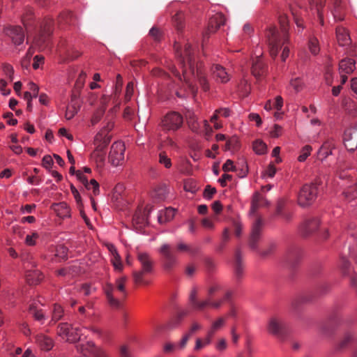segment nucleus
I'll list each match as a JSON object with an SVG mask.
<instances>
[{"label": "nucleus", "instance_id": "1", "mask_svg": "<svg viewBox=\"0 0 357 357\" xmlns=\"http://www.w3.org/2000/svg\"><path fill=\"white\" fill-rule=\"evenodd\" d=\"M176 55L179 57L182 68V75L175 67H172V73L180 81L183 80L190 91L195 98L197 93V87L195 81L197 80L204 91L209 90V84L202 69V63L195 62L192 47L186 44L183 50L176 49Z\"/></svg>", "mask_w": 357, "mask_h": 357}, {"label": "nucleus", "instance_id": "2", "mask_svg": "<svg viewBox=\"0 0 357 357\" xmlns=\"http://www.w3.org/2000/svg\"><path fill=\"white\" fill-rule=\"evenodd\" d=\"M280 31H278L275 26H270L266 32L269 52L273 58H275L278 51L289 40L288 37V21L286 16L280 17Z\"/></svg>", "mask_w": 357, "mask_h": 357}, {"label": "nucleus", "instance_id": "3", "mask_svg": "<svg viewBox=\"0 0 357 357\" xmlns=\"http://www.w3.org/2000/svg\"><path fill=\"white\" fill-rule=\"evenodd\" d=\"M337 175L342 181L343 194L348 200L357 197V176L355 171L348 164L339 162L337 167Z\"/></svg>", "mask_w": 357, "mask_h": 357}, {"label": "nucleus", "instance_id": "4", "mask_svg": "<svg viewBox=\"0 0 357 357\" xmlns=\"http://www.w3.org/2000/svg\"><path fill=\"white\" fill-rule=\"evenodd\" d=\"M233 291L231 289H227L224 291L222 298H219L217 301H211L208 299H204L199 301L197 299V291L196 289H193L191 290L189 296V303L191 305L192 307L198 311H203L206 307H211L214 310L220 309L225 301L229 302L232 298Z\"/></svg>", "mask_w": 357, "mask_h": 357}, {"label": "nucleus", "instance_id": "5", "mask_svg": "<svg viewBox=\"0 0 357 357\" xmlns=\"http://www.w3.org/2000/svg\"><path fill=\"white\" fill-rule=\"evenodd\" d=\"M137 259L141 264V270L133 272L134 282L137 284H148L149 282L144 279V276L153 272L154 260L146 252H139Z\"/></svg>", "mask_w": 357, "mask_h": 357}, {"label": "nucleus", "instance_id": "6", "mask_svg": "<svg viewBox=\"0 0 357 357\" xmlns=\"http://www.w3.org/2000/svg\"><path fill=\"white\" fill-rule=\"evenodd\" d=\"M321 184V181L319 178L315 179L310 183L305 184L298 195V204L302 207L311 205L317 197Z\"/></svg>", "mask_w": 357, "mask_h": 357}, {"label": "nucleus", "instance_id": "7", "mask_svg": "<svg viewBox=\"0 0 357 357\" xmlns=\"http://www.w3.org/2000/svg\"><path fill=\"white\" fill-rule=\"evenodd\" d=\"M160 255L161 266L168 273L172 272L178 264V259L175 250L169 243H162L158 249Z\"/></svg>", "mask_w": 357, "mask_h": 357}, {"label": "nucleus", "instance_id": "8", "mask_svg": "<svg viewBox=\"0 0 357 357\" xmlns=\"http://www.w3.org/2000/svg\"><path fill=\"white\" fill-rule=\"evenodd\" d=\"M127 280L126 277H121L116 280V287L112 284H107L105 287V293L110 307L117 309L120 307V297L116 298L114 296V291L116 289L121 294L123 298L126 297V292L125 289V283Z\"/></svg>", "mask_w": 357, "mask_h": 357}, {"label": "nucleus", "instance_id": "9", "mask_svg": "<svg viewBox=\"0 0 357 357\" xmlns=\"http://www.w3.org/2000/svg\"><path fill=\"white\" fill-rule=\"evenodd\" d=\"M183 116L178 112H172L167 113L162 120L161 126L166 132H175L183 125Z\"/></svg>", "mask_w": 357, "mask_h": 357}, {"label": "nucleus", "instance_id": "10", "mask_svg": "<svg viewBox=\"0 0 357 357\" xmlns=\"http://www.w3.org/2000/svg\"><path fill=\"white\" fill-rule=\"evenodd\" d=\"M267 331L269 333L279 337H284L287 331L286 322L280 317H272L268 321Z\"/></svg>", "mask_w": 357, "mask_h": 357}, {"label": "nucleus", "instance_id": "11", "mask_svg": "<svg viewBox=\"0 0 357 357\" xmlns=\"http://www.w3.org/2000/svg\"><path fill=\"white\" fill-rule=\"evenodd\" d=\"M125 145L121 142L113 143L109 153V160L114 166L122 165L124 160Z\"/></svg>", "mask_w": 357, "mask_h": 357}, {"label": "nucleus", "instance_id": "12", "mask_svg": "<svg viewBox=\"0 0 357 357\" xmlns=\"http://www.w3.org/2000/svg\"><path fill=\"white\" fill-rule=\"evenodd\" d=\"M263 225V220L260 217H257L255 222L252 223L249 239V246L252 250H256L257 248V244L261 235Z\"/></svg>", "mask_w": 357, "mask_h": 357}, {"label": "nucleus", "instance_id": "13", "mask_svg": "<svg viewBox=\"0 0 357 357\" xmlns=\"http://www.w3.org/2000/svg\"><path fill=\"white\" fill-rule=\"evenodd\" d=\"M57 333L60 336H66L69 341H76L82 335L79 328L70 326L67 323L59 325Z\"/></svg>", "mask_w": 357, "mask_h": 357}, {"label": "nucleus", "instance_id": "14", "mask_svg": "<svg viewBox=\"0 0 357 357\" xmlns=\"http://www.w3.org/2000/svg\"><path fill=\"white\" fill-rule=\"evenodd\" d=\"M52 22H47L35 38V43L40 49H43L47 46L49 38L52 33Z\"/></svg>", "mask_w": 357, "mask_h": 357}, {"label": "nucleus", "instance_id": "15", "mask_svg": "<svg viewBox=\"0 0 357 357\" xmlns=\"http://www.w3.org/2000/svg\"><path fill=\"white\" fill-rule=\"evenodd\" d=\"M5 31L15 45H20L24 42V33L20 26H10Z\"/></svg>", "mask_w": 357, "mask_h": 357}, {"label": "nucleus", "instance_id": "16", "mask_svg": "<svg viewBox=\"0 0 357 357\" xmlns=\"http://www.w3.org/2000/svg\"><path fill=\"white\" fill-rule=\"evenodd\" d=\"M344 143L349 151H354L357 148V128H349L344 131Z\"/></svg>", "mask_w": 357, "mask_h": 357}, {"label": "nucleus", "instance_id": "17", "mask_svg": "<svg viewBox=\"0 0 357 357\" xmlns=\"http://www.w3.org/2000/svg\"><path fill=\"white\" fill-rule=\"evenodd\" d=\"M348 234L354 241L352 245H349V255L355 260L357 264V225L354 222L349 225L347 228Z\"/></svg>", "mask_w": 357, "mask_h": 357}, {"label": "nucleus", "instance_id": "18", "mask_svg": "<svg viewBox=\"0 0 357 357\" xmlns=\"http://www.w3.org/2000/svg\"><path fill=\"white\" fill-rule=\"evenodd\" d=\"M211 70L213 78L218 82L226 83L230 79L226 69L220 65H213Z\"/></svg>", "mask_w": 357, "mask_h": 357}, {"label": "nucleus", "instance_id": "19", "mask_svg": "<svg viewBox=\"0 0 357 357\" xmlns=\"http://www.w3.org/2000/svg\"><path fill=\"white\" fill-rule=\"evenodd\" d=\"M302 257V250L300 247L294 245L290 247L286 254V260L291 266L297 264Z\"/></svg>", "mask_w": 357, "mask_h": 357}, {"label": "nucleus", "instance_id": "20", "mask_svg": "<svg viewBox=\"0 0 357 357\" xmlns=\"http://www.w3.org/2000/svg\"><path fill=\"white\" fill-rule=\"evenodd\" d=\"M319 225V220L317 218H307L302 225V233L303 236H308L314 232Z\"/></svg>", "mask_w": 357, "mask_h": 357}, {"label": "nucleus", "instance_id": "21", "mask_svg": "<svg viewBox=\"0 0 357 357\" xmlns=\"http://www.w3.org/2000/svg\"><path fill=\"white\" fill-rule=\"evenodd\" d=\"M225 22V17L221 13H215L210 17L208 30V33H213L221 26L224 25Z\"/></svg>", "mask_w": 357, "mask_h": 357}, {"label": "nucleus", "instance_id": "22", "mask_svg": "<svg viewBox=\"0 0 357 357\" xmlns=\"http://www.w3.org/2000/svg\"><path fill=\"white\" fill-rule=\"evenodd\" d=\"M77 177L78 180L88 189L93 190L94 195L99 194V184L95 179H91L90 182L88 181L87 178L79 170L77 172Z\"/></svg>", "mask_w": 357, "mask_h": 357}, {"label": "nucleus", "instance_id": "23", "mask_svg": "<svg viewBox=\"0 0 357 357\" xmlns=\"http://www.w3.org/2000/svg\"><path fill=\"white\" fill-rule=\"evenodd\" d=\"M111 136L107 133H105L104 130H100L95 137V143L98 149V151H104L109 144Z\"/></svg>", "mask_w": 357, "mask_h": 357}, {"label": "nucleus", "instance_id": "24", "mask_svg": "<svg viewBox=\"0 0 357 357\" xmlns=\"http://www.w3.org/2000/svg\"><path fill=\"white\" fill-rule=\"evenodd\" d=\"M80 104L75 95L72 96L70 104L66 107L65 116L68 120L74 117L79 109Z\"/></svg>", "mask_w": 357, "mask_h": 357}, {"label": "nucleus", "instance_id": "25", "mask_svg": "<svg viewBox=\"0 0 357 357\" xmlns=\"http://www.w3.org/2000/svg\"><path fill=\"white\" fill-rule=\"evenodd\" d=\"M336 38L340 46H346L351 43V38L348 31L343 26L336 28Z\"/></svg>", "mask_w": 357, "mask_h": 357}, {"label": "nucleus", "instance_id": "26", "mask_svg": "<svg viewBox=\"0 0 357 357\" xmlns=\"http://www.w3.org/2000/svg\"><path fill=\"white\" fill-rule=\"evenodd\" d=\"M35 339L36 342L43 350L50 351L54 346L53 340L43 334L36 335Z\"/></svg>", "mask_w": 357, "mask_h": 357}, {"label": "nucleus", "instance_id": "27", "mask_svg": "<svg viewBox=\"0 0 357 357\" xmlns=\"http://www.w3.org/2000/svg\"><path fill=\"white\" fill-rule=\"evenodd\" d=\"M97 347L91 342L77 345V351L86 357H92Z\"/></svg>", "mask_w": 357, "mask_h": 357}, {"label": "nucleus", "instance_id": "28", "mask_svg": "<svg viewBox=\"0 0 357 357\" xmlns=\"http://www.w3.org/2000/svg\"><path fill=\"white\" fill-rule=\"evenodd\" d=\"M266 71V65L263 63L259 56H257L252 66V73L256 77H260L264 75Z\"/></svg>", "mask_w": 357, "mask_h": 357}, {"label": "nucleus", "instance_id": "29", "mask_svg": "<svg viewBox=\"0 0 357 357\" xmlns=\"http://www.w3.org/2000/svg\"><path fill=\"white\" fill-rule=\"evenodd\" d=\"M355 68L354 60L352 59H344L340 62L339 73L340 74H350L354 70Z\"/></svg>", "mask_w": 357, "mask_h": 357}, {"label": "nucleus", "instance_id": "30", "mask_svg": "<svg viewBox=\"0 0 357 357\" xmlns=\"http://www.w3.org/2000/svg\"><path fill=\"white\" fill-rule=\"evenodd\" d=\"M52 208L60 218H64L70 215V208L65 202L53 204Z\"/></svg>", "mask_w": 357, "mask_h": 357}, {"label": "nucleus", "instance_id": "31", "mask_svg": "<svg viewBox=\"0 0 357 357\" xmlns=\"http://www.w3.org/2000/svg\"><path fill=\"white\" fill-rule=\"evenodd\" d=\"M43 278V274L38 270L29 271L26 275V281L31 285L37 284Z\"/></svg>", "mask_w": 357, "mask_h": 357}, {"label": "nucleus", "instance_id": "32", "mask_svg": "<svg viewBox=\"0 0 357 357\" xmlns=\"http://www.w3.org/2000/svg\"><path fill=\"white\" fill-rule=\"evenodd\" d=\"M29 313L38 321H43L45 319V315L42 310L38 307L36 302H33L29 305Z\"/></svg>", "mask_w": 357, "mask_h": 357}, {"label": "nucleus", "instance_id": "33", "mask_svg": "<svg viewBox=\"0 0 357 357\" xmlns=\"http://www.w3.org/2000/svg\"><path fill=\"white\" fill-rule=\"evenodd\" d=\"M132 222L137 227H142L148 224L147 215L145 212H136L133 215Z\"/></svg>", "mask_w": 357, "mask_h": 357}, {"label": "nucleus", "instance_id": "34", "mask_svg": "<svg viewBox=\"0 0 357 357\" xmlns=\"http://www.w3.org/2000/svg\"><path fill=\"white\" fill-rule=\"evenodd\" d=\"M234 273L237 279L242 278L243 273V266L241 263V253L239 250H236L235 254Z\"/></svg>", "mask_w": 357, "mask_h": 357}, {"label": "nucleus", "instance_id": "35", "mask_svg": "<svg viewBox=\"0 0 357 357\" xmlns=\"http://www.w3.org/2000/svg\"><path fill=\"white\" fill-rule=\"evenodd\" d=\"M353 337L354 336L351 333L347 332L337 344L336 349L337 350H343L346 349L352 342Z\"/></svg>", "mask_w": 357, "mask_h": 357}, {"label": "nucleus", "instance_id": "36", "mask_svg": "<svg viewBox=\"0 0 357 357\" xmlns=\"http://www.w3.org/2000/svg\"><path fill=\"white\" fill-rule=\"evenodd\" d=\"M114 109H112L109 111L107 115L105 117V125L101 129V130H104L105 133L109 134V132L112 130L114 126Z\"/></svg>", "mask_w": 357, "mask_h": 357}, {"label": "nucleus", "instance_id": "37", "mask_svg": "<svg viewBox=\"0 0 357 357\" xmlns=\"http://www.w3.org/2000/svg\"><path fill=\"white\" fill-rule=\"evenodd\" d=\"M175 215V211L174 209L172 208H167L165 209V211L162 213H161L158 217V222L160 223H165L166 222L170 221Z\"/></svg>", "mask_w": 357, "mask_h": 357}, {"label": "nucleus", "instance_id": "38", "mask_svg": "<svg viewBox=\"0 0 357 357\" xmlns=\"http://www.w3.org/2000/svg\"><path fill=\"white\" fill-rule=\"evenodd\" d=\"M332 13L336 20L342 21L344 20V14L342 12L340 0H333V9L332 10Z\"/></svg>", "mask_w": 357, "mask_h": 357}, {"label": "nucleus", "instance_id": "39", "mask_svg": "<svg viewBox=\"0 0 357 357\" xmlns=\"http://www.w3.org/2000/svg\"><path fill=\"white\" fill-rule=\"evenodd\" d=\"M63 314L64 312L63 307L58 304H54L52 309V319L50 322L55 324L63 317Z\"/></svg>", "mask_w": 357, "mask_h": 357}, {"label": "nucleus", "instance_id": "40", "mask_svg": "<svg viewBox=\"0 0 357 357\" xmlns=\"http://www.w3.org/2000/svg\"><path fill=\"white\" fill-rule=\"evenodd\" d=\"M222 284L220 282H213L208 288L207 290V298L206 299H208L211 301H215L213 298V295L222 289ZM216 299L215 301H217Z\"/></svg>", "mask_w": 357, "mask_h": 357}, {"label": "nucleus", "instance_id": "41", "mask_svg": "<svg viewBox=\"0 0 357 357\" xmlns=\"http://www.w3.org/2000/svg\"><path fill=\"white\" fill-rule=\"evenodd\" d=\"M264 200V197L258 192H256L252 197V205L250 208V214L254 215L257 209L261 207V201Z\"/></svg>", "mask_w": 357, "mask_h": 357}, {"label": "nucleus", "instance_id": "42", "mask_svg": "<svg viewBox=\"0 0 357 357\" xmlns=\"http://www.w3.org/2000/svg\"><path fill=\"white\" fill-rule=\"evenodd\" d=\"M122 86H123V78L121 76V75L119 74L116 76L114 91H113L112 93L111 94V96L112 97L114 100H116L117 99V98L119 97V94L121 93Z\"/></svg>", "mask_w": 357, "mask_h": 357}, {"label": "nucleus", "instance_id": "43", "mask_svg": "<svg viewBox=\"0 0 357 357\" xmlns=\"http://www.w3.org/2000/svg\"><path fill=\"white\" fill-rule=\"evenodd\" d=\"M309 3L311 6H315L320 23L324 24V19L321 13V9L324 6L325 0H318L316 2L314 0H309Z\"/></svg>", "mask_w": 357, "mask_h": 357}, {"label": "nucleus", "instance_id": "44", "mask_svg": "<svg viewBox=\"0 0 357 357\" xmlns=\"http://www.w3.org/2000/svg\"><path fill=\"white\" fill-rule=\"evenodd\" d=\"M332 154V151L330 148V145L327 144H324L317 153V158L319 160H323L326 158L328 155Z\"/></svg>", "mask_w": 357, "mask_h": 357}, {"label": "nucleus", "instance_id": "45", "mask_svg": "<svg viewBox=\"0 0 357 357\" xmlns=\"http://www.w3.org/2000/svg\"><path fill=\"white\" fill-rule=\"evenodd\" d=\"M253 150L254 151L259 155H262L266 151V145L261 140H256L253 143Z\"/></svg>", "mask_w": 357, "mask_h": 357}, {"label": "nucleus", "instance_id": "46", "mask_svg": "<svg viewBox=\"0 0 357 357\" xmlns=\"http://www.w3.org/2000/svg\"><path fill=\"white\" fill-rule=\"evenodd\" d=\"M176 249L178 252H186L191 255H194L196 253V250L192 248L190 245L185 243L183 241H180L176 245Z\"/></svg>", "mask_w": 357, "mask_h": 357}, {"label": "nucleus", "instance_id": "47", "mask_svg": "<svg viewBox=\"0 0 357 357\" xmlns=\"http://www.w3.org/2000/svg\"><path fill=\"white\" fill-rule=\"evenodd\" d=\"M158 158L159 163L164 165L165 167L169 169L172 167L171 159L168 157L165 151L160 152Z\"/></svg>", "mask_w": 357, "mask_h": 357}, {"label": "nucleus", "instance_id": "48", "mask_svg": "<svg viewBox=\"0 0 357 357\" xmlns=\"http://www.w3.org/2000/svg\"><path fill=\"white\" fill-rule=\"evenodd\" d=\"M173 22L178 31H181L183 28V14L178 12L173 16Z\"/></svg>", "mask_w": 357, "mask_h": 357}, {"label": "nucleus", "instance_id": "49", "mask_svg": "<svg viewBox=\"0 0 357 357\" xmlns=\"http://www.w3.org/2000/svg\"><path fill=\"white\" fill-rule=\"evenodd\" d=\"M225 323V319L223 317H219L217 320L213 322L211 325V328L208 332L209 335H213V334L221 327L224 326Z\"/></svg>", "mask_w": 357, "mask_h": 357}, {"label": "nucleus", "instance_id": "50", "mask_svg": "<svg viewBox=\"0 0 357 357\" xmlns=\"http://www.w3.org/2000/svg\"><path fill=\"white\" fill-rule=\"evenodd\" d=\"M219 115H221L224 117H228L230 115V110L228 108H220L216 109L211 118V121H215L218 119Z\"/></svg>", "mask_w": 357, "mask_h": 357}, {"label": "nucleus", "instance_id": "51", "mask_svg": "<svg viewBox=\"0 0 357 357\" xmlns=\"http://www.w3.org/2000/svg\"><path fill=\"white\" fill-rule=\"evenodd\" d=\"M167 193L168 189L167 186L162 185L155 189V197H156L159 200H163L164 199H165Z\"/></svg>", "mask_w": 357, "mask_h": 357}, {"label": "nucleus", "instance_id": "52", "mask_svg": "<svg viewBox=\"0 0 357 357\" xmlns=\"http://www.w3.org/2000/svg\"><path fill=\"white\" fill-rule=\"evenodd\" d=\"M340 268L344 275H350V264L344 257L340 259Z\"/></svg>", "mask_w": 357, "mask_h": 357}, {"label": "nucleus", "instance_id": "53", "mask_svg": "<svg viewBox=\"0 0 357 357\" xmlns=\"http://www.w3.org/2000/svg\"><path fill=\"white\" fill-rule=\"evenodd\" d=\"M312 147L309 145H305L301 149V154L298 157V160L299 162H304L307 158L310 155Z\"/></svg>", "mask_w": 357, "mask_h": 357}, {"label": "nucleus", "instance_id": "54", "mask_svg": "<svg viewBox=\"0 0 357 357\" xmlns=\"http://www.w3.org/2000/svg\"><path fill=\"white\" fill-rule=\"evenodd\" d=\"M33 53H34L33 48L29 47L26 55L24 56V57L22 59V60L21 61L22 66L23 68H28V66H29V63H30L31 58L33 56Z\"/></svg>", "mask_w": 357, "mask_h": 357}, {"label": "nucleus", "instance_id": "55", "mask_svg": "<svg viewBox=\"0 0 357 357\" xmlns=\"http://www.w3.org/2000/svg\"><path fill=\"white\" fill-rule=\"evenodd\" d=\"M105 113V108H100L98 109L93 115L91 123L92 126L96 125L98 123L100 119H102L103 114Z\"/></svg>", "mask_w": 357, "mask_h": 357}, {"label": "nucleus", "instance_id": "56", "mask_svg": "<svg viewBox=\"0 0 357 357\" xmlns=\"http://www.w3.org/2000/svg\"><path fill=\"white\" fill-rule=\"evenodd\" d=\"M309 49L312 54L316 55L319 52V47L318 44V40L315 38H312L309 41Z\"/></svg>", "mask_w": 357, "mask_h": 357}, {"label": "nucleus", "instance_id": "57", "mask_svg": "<svg viewBox=\"0 0 357 357\" xmlns=\"http://www.w3.org/2000/svg\"><path fill=\"white\" fill-rule=\"evenodd\" d=\"M277 248V245L275 243H271L268 244V247L261 251V255L263 257H268L271 255L275 250Z\"/></svg>", "mask_w": 357, "mask_h": 357}, {"label": "nucleus", "instance_id": "58", "mask_svg": "<svg viewBox=\"0 0 357 357\" xmlns=\"http://www.w3.org/2000/svg\"><path fill=\"white\" fill-rule=\"evenodd\" d=\"M3 71L4 74L9 77L10 81L13 79L14 70L12 66L8 63H5L3 66Z\"/></svg>", "mask_w": 357, "mask_h": 357}, {"label": "nucleus", "instance_id": "59", "mask_svg": "<svg viewBox=\"0 0 357 357\" xmlns=\"http://www.w3.org/2000/svg\"><path fill=\"white\" fill-rule=\"evenodd\" d=\"M188 314V312L186 311H181L179 312L176 317L171 322V327H175L176 325H178L181 321L183 319L184 317H185Z\"/></svg>", "mask_w": 357, "mask_h": 357}, {"label": "nucleus", "instance_id": "60", "mask_svg": "<svg viewBox=\"0 0 357 357\" xmlns=\"http://www.w3.org/2000/svg\"><path fill=\"white\" fill-rule=\"evenodd\" d=\"M211 336L209 335L204 340V341H202L201 339H197L196 341V344L195 349V350H199L202 348H203L205 345H207L210 344L211 342Z\"/></svg>", "mask_w": 357, "mask_h": 357}, {"label": "nucleus", "instance_id": "61", "mask_svg": "<svg viewBox=\"0 0 357 357\" xmlns=\"http://www.w3.org/2000/svg\"><path fill=\"white\" fill-rule=\"evenodd\" d=\"M39 235L36 232H33L31 235H27L25 238V242L28 245H34L36 240L38 239Z\"/></svg>", "mask_w": 357, "mask_h": 357}, {"label": "nucleus", "instance_id": "62", "mask_svg": "<svg viewBox=\"0 0 357 357\" xmlns=\"http://www.w3.org/2000/svg\"><path fill=\"white\" fill-rule=\"evenodd\" d=\"M112 262L113 266L116 270H118V271L122 270L123 264H122L119 255H116L114 257H112Z\"/></svg>", "mask_w": 357, "mask_h": 357}, {"label": "nucleus", "instance_id": "63", "mask_svg": "<svg viewBox=\"0 0 357 357\" xmlns=\"http://www.w3.org/2000/svg\"><path fill=\"white\" fill-rule=\"evenodd\" d=\"M215 192L216 190L215 188H212L211 185H207L204 191V197L205 199H211Z\"/></svg>", "mask_w": 357, "mask_h": 357}, {"label": "nucleus", "instance_id": "64", "mask_svg": "<svg viewBox=\"0 0 357 357\" xmlns=\"http://www.w3.org/2000/svg\"><path fill=\"white\" fill-rule=\"evenodd\" d=\"M290 85L298 92L302 89L303 82L300 78L297 77L291 80Z\"/></svg>", "mask_w": 357, "mask_h": 357}]
</instances>
